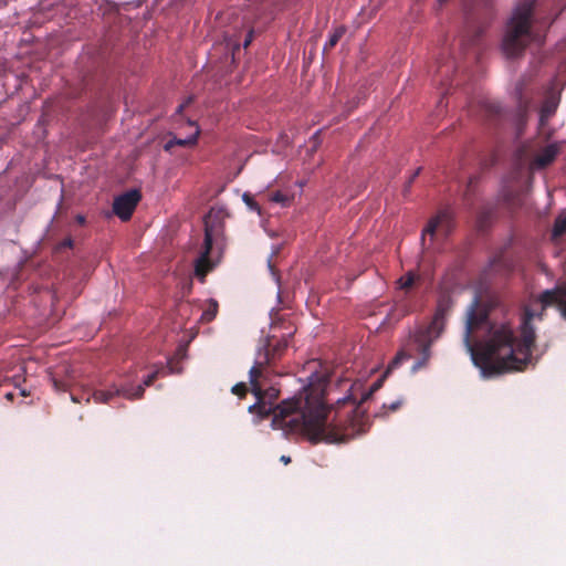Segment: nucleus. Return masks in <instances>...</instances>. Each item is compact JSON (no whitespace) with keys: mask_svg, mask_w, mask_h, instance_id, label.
I'll list each match as a JSON object with an SVG mask.
<instances>
[{"mask_svg":"<svg viewBox=\"0 0 566 566\" xmlns=\"http://www.w3.org/2000/svg\"><path fill=\"white\" fill-rule=\"evenodd\" d=\"M546 310L535 314L525 308L520 325V338L510 323H493L489 307L475 296L467 312L464 345L476 367L484 376L518 371L527 365L536 334L532 322L543 321Z\"/></svg>","mask_w":566,"mask_h":566,"instance_id":"f257e3e1","label":"nucleus"},{"mask_svg":"<svg viewBox=\"0 0 566 566\" xmlns=\"http://www.w3.org/2000/svg\"><path fill=\"white\" fill-rule=\"evenodd\" d=\"M270 366L266 356L256 354L254 364L249 370V382L256 401L249 407V412L256 415L259 420L272 416L274 429L301 433L312 443L337 440L335 431L327 429L324 424L323 390L305 389L303 395L283 400L276 409L264 403L263 381L268 379Z\"/></svg>","mask_w":566,"mask_h":566,"instance_id":"f03ea898","label":"nucleus"},{"mask_svg":"<svg viewBox=\"0 0 566 566\" xmlns=\"http://www.w3.org/2000/svg\"><path fill=\"white\" fill-rule=\"evenodd\" d=\"M386 374L376 380L370 388L365 391L358 402V405H352L348 409L346 408L349 397L339 399L338 405H342L331 418V408L327 407L325 399L323 398V412H324V424L327 429L335 431L337 440L324 441L325 443H338L346 442L353 439L355 436L363 432V418L364 412L359 410L360 406L367 401L381 386Z\"/></svg>","mask_w":566,"mask_h":566,"instance_id":"7ed1b4c3","label":"nucleus"},{"mask_svg":"<svg viewBox=\"0 0 566 566\" xmlns=\"http://www.w3.org/2000/svg\"><path fill=\"white\" fill-rule=\"evenodd\" d=\"M452 305L451 297L449 295H442L438 301L437 310L430 324L426 327H420L413 334L412 342L416 346V352L421 356V358L413 364V371L427 366L431 357V346L443 333L447 316Z\"/></svg>","mask_w":566,"mask_h":566,"instance_id":"20e7f679","label":"nucleus"},{"mask_svg":"<svg viewBox=\"0 0 566 566\" xmlns=\"http://www.w3.org/2000/svg\"><path fill=\"white\" fill-rule=\"evenodd\" d=\"M533 3L520 4L510 19L503 38L502 49L509 57L521 54L532 40L531 20Z\"/></svg>","mask_w":566,"mask_h":566,"instance_id":"39448f33","label":"nucleus"},{"mask_svg":"<svg viewBox=\"0 0 566 566\" xmlns=\"http://www.w3.org/2000/svg\"><path fill=\"white\" fill-rule=\"evenodd\" d=\"M211 219V213L205 218V240L200 256L195 262V274L201 282L205 281L206 275L214 268L210 253L214 239L221 232L220 222H213Z\"/></svg>","mask_w":566,"mask_h":566,"instance_id":"423d86ee","label":"nucleus"},{"mask_svg":"<svg viewBox=\"0 0 566 566\" xmlns=\"http://www.w3.org/2000/svg\"><path fill=\"white\" fill-rule=\"evenodd\" d=\"M454 228L453 212L446 208L437 212L436 216L429 219L426 228L422 230L421 242L426 244V237H430V241L437 235L447 237Z\"/></svg>","mask_w":566,"mask_h":566,"instance_id":"0eeeda50","label":"nucleus"},{"mask_svg":"<svg viewBox=\"0 0 566 566\" xmlns=\"http://www.w3.org/2000/svg\"><path fill=\"white\" fill-rule=\"evenodd\" d=\"M142 199V193L137 189H130L119 196L113 201V212L122 220L128 221L138 202Z\"/></svg>","mask_w":566,"mask_h":566,"instance_id":"6e6552de","label":"nucleus"},{"mask_svg":"<svg viewBox=\"0 0 566 566\" xmlns=\"http://www.w3.org/2000/svg\"><path fill=\"white\" fill-rule=\"evenodd\" d=\"M537 301L544 310L556 307L560 317L566 321V285L558 284L553 289L544 290L538 294Z\"/></svg>","mask_w":566,"mask_h":566,"instance_id":"1a4fd4ad","label":"nucleus"},{"mask_svg":"<svg viewBox=\"0 0 566 566\" xmlns=\"http://www.w3.org/2000/svg\"><path fill=\"white\" fill-rule=\"evenodd\" d=\"M289 346L287 339L276 338L275 336L265 337L259 347L258 355L269 358V364L273 365L282 357Z\"/></svg>","mask_w":566,"mask_h":566,"instance_id":"9d476101","label":"nucleus"},{"mask_svg":"<svg viewBox=\"0 0 566 566\" xmlns=\"http://www.w3.org/2000/svg\"><path fill=\"white\" fill-rule=\"evenodd\" d=\"M145 392V386L138 385L133 391L128 388H116L114 390H96L93 394L94 400L99 403H108L116 396H124L128 399H139Z\"/></svg>","mask_w":566,"mask_h":566,"instance_id":"9b49d317","label":"nucleus"},{"mask_svg":"<svg viewBox=\"0 0 566 566\" xmlns=\"http://www.w3.org/2000/svg\"><path fill=\"white\" fill-rule=\"evenodd\" d=\"M513 268H514L513 261L501 253L499 255H495L491 260L484 274H485V276L490 275L491 273L506 275L513 271Z\"/></svg>","mask_w":566,"mask_h":566,"instance_id":"f8f14e48","label":"nucleus"},{"mask_svg":"<svg viewBox=\"0 0 566 566\" xmlns=\"http://www.w3.org/2000/svg\"><path fill=\"white\" fill-rule=\"evenodd\" d=\"M558 154V148L555 145L546 146L539 154L535 156L531 166L535 169H543L551 165Z\"/></svg>","mask_w":566,"mask_h":566,"instance_id":"ddd939ff","label":"nucleus"},{"mask_svg":"<svg viewBox=\"0 0 566 566\" xmlns=\"http://www.w3.org/2000/svg\"><path fill=\"white\" fill-rule=\"evenodd\" d=\"M558 97H556L554 94H551L549 96L546 97L542 105L539 114L541 126H544L549 120V118L555 114L558 106Z\"/></svg>","mask_w":566,"mask_h":566,"instance_id":"4468645a","label":"nucleus"},{"mask_svg":"<svg viewBox=\"0 0 566 566\" xmlns=\"http://www.w3.org/2000/svg\"><path fill=\"white\" fill-rule=\"evenodd\" d=\"M189 125L195 126V133L190 135L187 138H177L174 137L172 139L168 140L165 145V150H170L174 146H181V147H189L195 146L198 142V137L200 134L199 127L193 123L189 120Z\"/></svg>","mask_w":566,"mask_h":566,"instance_id":"2eb2a0df","label":"nucleus"},{"mask_svg":"<svg viewBox=\"0 0 566 566\" xmlns=\"http://www.w3.org/2000/svg\"><path fill=\"white\" fill-rule=\"evenodd\" d=\"M345 32H346V28L344 25H339V27L335 28L333 33L329 35L328 40L326 41V43L323 48V53L325 54V53L329 52L331 50H333L337 45L339 40L343 38Z\"/></svg>","mask_w":566,"mask_h":566,"instance_id":"dca6fc26","label":"nucleus"},{"mask_svg":"<svg viewBox=\"0 0 566 566\" xmlns=\"http://www.w3.org/2000/svg\"><path fill=\"white\" fill-rule=\"evenodd\" d=\"M482 111L484 115L490 118L494 119L502 116V107L499 103L492 102V101H484L482 102Z\"/></svg>","mask_w":566,"mask_h":566,"instance_id":"f3484780","label":"nucleus"},{"mask_svg":"<svg viewBox=\"0 0 566 566\" xmlns=\"http://www.w3.org/2000/svg\"><path fill=\"white\" fill-rule=\"evenodd\" d=\"M218 310H219L218 302L213 298L208 300L207 307L203 310V313L201 315V322H203V323L212 322L218 314Z\"/></svg>","mask_w":566,"mask_h":566,"instance_id":"a211bd4d","label":"nucleus"},{"mask_svg":"<svg viewBox=\"0 0 566 566\" xmlns=\"http://www.w3.org/2000/svg\"><path fill=\"white\" fill-rule=\"evenodd\" d=\"M270 201L281 205L282 207H289L293 201V196L283 191H274L269 196Z\"/></svg>","mask_w":566,"mask_h":566,"instance_id":"6ab92c4d","label":"nucleus"},{"mask_svg":"<svg viewBox=\"0 0 566 566\" xmlns=\"http://www.w3.org/2000/svg\"><path fill=\"white\" fill-rule=\"evenodd\" d=\"M279 395H280L279 389H276L274 387H270L268 389H263L262 400L264 401V403H266L271 408L276 409L279 405L274 406V401L279 398Z\"/></svg>","mask_w":566,"mask_h":566,"instance_id":"aec40b11","label":"nucleus"},{"mask_svg":"<svg viewBox=\"0 0 566 566\" xmlns=\"http://www.w3.org/2000/svg\"><path fill=\"white\" fill-rule=\"evenodd\" d=\"M411 357L412 355L410 353H407L403 349L399 350L394 359L389 363L386 374L399 367L403 361L409 360Z\"/></svg>","mask_w":566,"mask_h":566,"instance_id":"412c9836","label":"nucleus"},{"mask_svg":"<svg viewBox=\"0 0 566 566\" xmlns=\"http://www.w3.org/2000/svg\"><path fill=\"white\" fill-rule=\"evenodd\" d=\"M516 96H517V115L520 119H522L528 109V101L524 99L523 93H522V86L517 85L516 87Z\"/></svg>","mask_w":566,"mask_h":566,"instance_id":"4be33fe9","label":"nucleus"},{"mask_svg":"<svg viewBox=\"0 0 566 566\" xmlns=\"http://www.w3.org/2000/svg\"><path fill=\"white\" fill-rule=\"evenodd\" d=\"M566 234V216H558L554 222L552 237L554 239Z\"/></svg>","mask_w":566,"mask_h":566,"instance_id":"5701e85b","label":"nucleus"},{"mask_svg":"<svg viewBox=\"0 0 566 566\" xmlns=\"http://www.w3.org/2000/svg\"><path fill=\"white\" fill-rule=\"evenodd\" d=\"M415 281H416V275L412 272H408L405 276H401L398 280V284H399L400 289L408 290L415 284Z\"/></svg>","mask_w":566,"mask_h":566,"instance_id":"b1692460","label":"nucleus"},{"mask_svg":"<svg viewBox=\"0 0 566 566\" xmlns=\"http://www.w3.org/2000/svg\"><path fill=\"white\" fill-rule=\"evenodd\" d=\"M249 391V387L245 382H238L231 388V392L238 396L240 399L245 398Z\"/></svg>","mask_w":566,"mask_h":566,"instance_id":"393cba45","label":"nucleus"},{"mask_svg":"<svg viewBox=\"0 0 566 566\" xmlns=\"http://www.w3.org/2000/svg\"><path fill=\"white\" fill-rule=\"evenodd\" d=\"M52 384L54 389L61 392L67 391L71 386V382L69 380H60L56 379L55 377L52 378Z\"/></svg>","mask_w":566,"mask_h":566,"instance_id":"a878e982","label":"nucleus"},{"mask_svg":"<svg viewBox=\"0 0 566 566\" xmlns=\"http://www.w3.org/2000/svg\"><path fill=\"white\" fill-rule=\"evenodd\" d=\"M242 200L245 202V205L251 209V210H255L260 213V207L258 205V202L253 199V197L245 192L243 193L242 196Z\"/></svg>","mask_w":566,"mask_h":566,"instance_id":"bb28decb","label":"nucleus"},{"mask_svg":"<svg viewBox=\"0 0 566 566\" xmlns=\"http://www.w3.org/2000/svg\"><path fill=\"white\" fill-rule=\"evenodd\" d=\"M158 370H155L154 373L149 374L143 381V385L145 387H149L153 385V382L156 380L157 376H158Z\"/></svg>","mask_w":566,"mask_h":566,"instance_id":"cd10ccee","label":"nucleus"},{"mask_svg":"<svg viewBox=\"0 0 566 566\" xmlns=\"http://www.w3.org/2000/svg\"><path fill=\"white\" fill-rule=\"evenodd\" d=\"M401 403H402V400H396V401L391 402L390 405L384 403L382 407L388 408L390 411H396L400 408Z\"/></svg>","mask_w":566,"mask_h":566,"instance_id":"c85d7f7f","label":"nucleus"},{"mask_svg":"<svg viewBox=\"0 0 566 566\" xmlns=\"http://www.w3.org/2000/svg\"><path fill=\"white\" fill-rule=\"evenodd\" d=\"M191 102H192V97H188L184 103H181L177 107L176 114H181L184 112L185 107L188 106Z\"/></svg>","mask_w":566,"mask_h":566,"instance_id":"c756f323","label":"nucleus"},{"mask_svg":"<svg viewBox=\"0 0 566 566\" xmlns=\"http://www.w3.org/2000/svg\"><path fill=\"white\" fill-rule=\"evenodd\" d=\"M419 172H420V168H418V169L413 172V175L409 178L408 184H407V186H406V188H407V189H408V188L410 187V185L413 182V180H415V179H416V177L419 175Z\"/></svg>","mask_w":566,"mask_h":566,"instance_id":"7c9ffc66","label":"nucleus"},{"mask_svg":"<svg viewBox=\"0 0 566 566\" xmlns=\"http://www.w3.org/2000/svg\"><path fill=\"white\" fill-rule=\"evenodd\" d=\"M76 222H77L78 224H84V223H85V217H84V216H82V214H77V216H76Z\"/></svg>","mask_w":566,"mask_h":566,"instance_id":"2f4dec72","label":"nucleus"},{"mask_svg":"<svg viewBox=\"0 0 566 566\" xmlns=\"http://www.w3.org/2000/svg\"><path fill=\"white\" fill-rule=\"evenodd\" d=\"M251 39H252V32L249 33V36L244 41V46L245 48L251 43Z\"/></svg>","mask_w":566,"mask_h":566,"instance_id":"473e14b6","label":"nucleus"},{"mask_svg":"<svg viewBox=\"0 0 566 566\" xmlns=\"http://www.w3.org/2000/svg\"><path fill=\"white\" fill-rule=\"evenodd\" d=\"M281 461L284 462L285 464L290 463L291 462V459L290 457H286V455H282L281 457Z\"/></svg>","mask_w":566,"mask_h":566,"instance_id":"72a5a7b5","label":"nucleus"},{"mask_svg":"<svg viewBox=\"0 0 566 566\" xmlns=\"http://www.w3.org/2000/svg\"><path fill=\"white\" fill-rule=\"evenodd\" d=\"M72 244H73V242H72V240H71V239H67V240H65V241L63 242V245H64V247H70V248H71V247H72Z\"/></svg>","mask_w":566,"mask_h":566,"instance_id":"f704fd0d","label":"nucleus"},{"mask_svg":"<svg viewBox=\"0 0 566 566\" xmlns=\"http://www.w3.org/2000/svg\"><path fill=\"white\" fill-rule=\"evenodd\" d=\"M448 0H439V2L442 4L444 2H447Z\"/></svg>","mask_w":566,"mask_h":566,"instance_id":"c9c22d12","label":"nucleus"}]
</instances>
